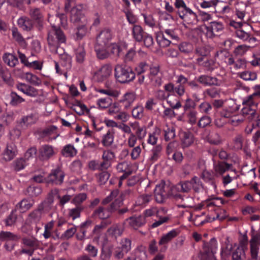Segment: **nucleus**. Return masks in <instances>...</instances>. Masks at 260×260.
Instances as JSON below:
<instances>
[{
	"instance_id": "nucleus-1",
	"label": "nucleus",
	"mask_w": 260,
	"mask_h": 260,
	"mask_svg": "<svg viewBox=\"0 0 260 260\" xmlns=\"http://www.w3.org/2000/svg\"><path fill=\"white\" fill-rule=\"evenodd\" d=\"M202 183L199 178L194 176L190 180L181 181L176 185L172 187L171 196L172 198L180 203H183L180 205L183 208L188 206L184 203L185 199H189L188 196H182L180 193H188L192 189L195 192H198L202 188Z\"/></svg>"
},
{
	"instance_id": "nucleus-2",
	"label": "nucleus",
	"mask_w": 260,
	"mask_h": 260,
	"mask_svg": "<svg viewBox=\"0 0 260 260\" xmlns=\"http://www.w3.org/2000/svg\"><path fill=\"white\" fill-rule=\"evenodd\" d=\"M119 194L118 189L112 191L110 194L104 199L101 205L95 208L90 217L92 219L110 218L112 213L117 210L122 205V202L119 199H115L113 202H111Z\"/></svg>"
},
{
	"instance_id": "nucleus-3",
	"label": "nucleus",
	"mask_w": 260,
	"mask_h": 260,
	"mask_svg": "<svg viewBox=\"0 0 260 260\" xmlns=\"http://www.w3.org/2000/svg\"><path fill=\"white\" fill-rule=\"evenodd\" d=\"M175 8L179 17L187 24H196L199 20L197 14L187 6L183 0H175Z\"/></svg>"
},
{
	"instance_id": "nucleus-4",
	"label": "nucleus",
	"mask_w": 260,
	"mask_h": 260,
	"mask_svg": "<svg viewBox=\"0 0 260 260\" xmlns=\"http://www.w3.org/2000/svg\"><path fill=\"white\" fill-rule=\"evenodd\" d=\"M137 70L139 73L147 72L146 76L155 86H159L161 85L162 76L160 72V66L158 64L149 65L146 62H141L139 63V67Z\"/></svg>"
},
{
	"instance_id": "nucleus-5",
	"label": "nucleus",
	"mask_w": 260,
	"mask_h": 260,
	"mask_svg": "<svg viewBox=\"0 0 260 260\" xmlns=\"http://www.w3.org/2000/svg\"><path fill=\"white\" fill-rule=\"evenodd\" d=\"M114 77L117 82L121 84L128 83L136 78L133 69L125 64H116L114 68Z\"/></svg>"
},
{
	"instance_id": "nucleus-6",
	"label": "nucleus",
	"mask_w": 260,
	"mask_h": 260,
	"mask_svg": "<svg viewBox=\"0 0 260 260\" xmlns=\"http://www.w3.org/2000/svg\"><path fill=\"white\" fill-rule=\"evenodd\" d=\"M176 85L172 82H169L164 86V88L167 92H169L171 95L177 97H182L185 92V85L187 84L188 79L182 75L176 76Z\"/></svg>"
},
{
	"instance_id": "nucleus-7",
	"label": "nucleus",
	"mask_w": 260,
	"mask_h": 260,
	"mask_svg": "<svg viewBox=\"0 0 260 260\" xmlns=\"http://www.w3.org/2000/svg\"><path fill=\"white\" fill-rule=\"evenodd\" d=\"M66 36L63 31L58 26L52 25L51 28L48 31L47 41L49 46H54L56 52L59 54L58 46L66 41Z\"/></svg>"
},
{
	"instance_id": "nucleus-8",
	"label": "nucleus",
	"mask_w": 260,
	"mask_h": 260,
	"mask_svg": "<svg viewBox=\"0 0 260 260\" xmlns=\"http://www.w3.org/2000/svg\"><path fill=\"white\" fill-rule=\"evenodd\" d=\"M244 106L241 112L243 115L249 120L257 119L259 115L256 112L257 103L252 99V95H250L243 102Z\"/></svg>"
},
{
	"instance_id": "nucleus-9",
	"label": "nucleus",
	"mask_w": 260,
	"mask_h": 260,
	"mask_svg": "<svg viewBox=\"0 0 260 260\" xmlns=\"http://www.w3.org/2000/svg\"><path fill=\"white\" fill-rule=\"evenodd\" d=\"M132 248V241L129 238H123L120 240L119 246L114 250V257L116 259L123 258Z\"/></svg>"
},
{
	"instance_id": "nucleus-10",
	"label": "nucleus",
	"mask_w": 260,
	"mask_h": 260,
	"mask_svg": "<svg viewBox=\"0 0 260 260\" xmlns=\"http://www.w3.org/2000/svg\"><path fill=\"white\" fill-rule=\"evenodd\" d=\"M22 244L24 245L22 248L21 253L32 255L35 250L40 246L39 241L34 237H25L22 239Z\"/></svg>"
},
{
	"instance_id": "nucleus-11",
	"label": "nucleus",
	"mask_w": 260,
	"mask_h": 260,
	"mask_svg": "<svg viewBox=\"0 0 260 260\" xmlns=\"http://www.w3.org/2000/svg\"><path fill=\"white\" fill-rule=\"evenodd\" d=\"M64 177V171L60 168L57 167L51 170L46 179V182L48 184L60 185L63 182Z\"/></svg>"
},
{
	"instance_id": "nucleus-12",
	"label": "nucleus",
	"mask_w": 260,
	"mask_h": 260,
	"mask_svg": "<svg viewBox=\"0 0 260 260\" xmlns=\"http://www.w3.org/2000/svg\"><path fill=\"white\" fill-rule=\"evenodd\" d=\"M19 239V236L10 232L2 231L0 233V239L6 241L5 247L9 251L14 249L16 242Z\"/></svg>"
},
{
	"instance_id": "nucleus-13",
	"label": "nucleus",
	"mask_w": 260,
	"mask_h": 260,
	"mask_svg": "<svg viewBox=\"0 0 260 260\" xmlns=\"http://www.w3.org/2000/svg\"><path fill=\"white\" fill-rule=\"evenodd\" d=\"M114 37L112 30L108 27L102 29L96 36V42L99 46H106Z\"/></svg>"
},
{
	"instance_id": "nucleus-14",
	"label": "nucleus",
	"mask_w": 260,
	"mask_h": 260,
	"mask_svg": "<svg viewBox=\"0 0 260 260\" xmlns=\"http://www.w3.org/2000/svg\"><path fill=\"white\" fill-rule=\"evenodd\" d=\"M217 248V242L215 238H212L209 242H204L203 251L200 252V257L206 258L210 257L216 252Z\"/></svg>"
},
{
	"instance_id": "nucleus-15",
	"label": "nucleus",
	"mask_w": 260,
	"mask_h": 260,
	"mask_svg": "<svg viewBox=\"0 0 260 260\" xmlns=\"http://www.w3.org/2000/svg\"><path fill=\"white\" fill-rule=\"evenodd\" d=\"M56 154L54 147L49 144H44L40 147L38 150V158L42 161H47Z\"/></svg>"
},
{
	"instance_id": "nucleus-16",
	"label": "nucleus",
	"mask_w": 260,
	"mask_h": 260,
	"mask_svg": "<svg viewBox=\"0 0 260 260\" xmlns=\"http://www.w3.org/2000/svg\"><path fill=\"white\" fill-rule=\"evenodd\" d=\"M170 188L162 181L157 185L154 189L156 201L158 203H163L169 196Z\"/></svg>"
},
{
	"instance_id": "nucleus-17",
	"label": "nucleus",
	"mask_w": 260,
	"mask_h": 260,
	"mask_svg": "<svg viewBox=\"0 0 260 260\" xmlns=\"http://www.w3.org/2000/svg\"><path fill=\"white\" fill-rule=\"evenodd\" d=\"M171 93L169 92H167L165 90H159L156 93V98L160 101H166L169 105L173 109H179L181 107L182 105L177 98H175L173 101L169 100V97L171 96Z\"/></svg>"
},
{
	"instance_id": "nucleus-18",
	"label": "nucleus",
	"mask_w": 260,
	"mask_h": 260,
	"mask_svg": "<svg viewBox=\"0 0 260 260\" xmlns=\"http://www.w3.org/2000/svg\"><path fill=\"white\" fill-rule=\"evenodd\" d=\"M48 212L43 207L39 204L36 209L29 213L28 215L27 220L30 223H38L43 216Z\"/></svg>"
},
{
	"instance_id": "nucleus-19",
	"label": "nucleus",
	"mask_w": 260,
	"mask_h": 260,
	"mask_svg": "<svg viewBox=\"0 0 260 260\" xmlns=\"http://www.w3.org/2000/svg\"><path fill=\"white\" fill-rule=\"evenodd\" d=\"M195 80L205 86H219L221 84V81L216 77L205 74L196 77Z\"/></svg>"
},
{
	"instance_id": "nucleus-20",
	"label": "nucleus",
	"mask_w": 260,
	"mask_h": 260,
	"mask_svg": "<svg viewBox=\"0 0 260 260\" xmlns=\"http://www.w3.org/2000/svg\"><path fill=\"white\" fill-rule=\"evenodd\" d=\"M84 6L78 4L73 7L70 10V19L73 23L79 22L85 17Z\"/></svg>"
},
{
	"instance_id": "nucleus-21",
	"label": "nucleus",
	"mask_w": 260,
	"mask_h": 260,
	"mask_svg": "<svg viewBox=\"0 0 260 260\" xmlns=\"http://www.w3.org/2000/svg\"><path fill=\"white\" fill-rule=\"evenodd\" d=\"M223 28V25L221 22L213 21L206 26V36L209 38H213L216 36H218Z\"/></svg>"
},
{
	"instance_id": "nucleus-22",
	"label": "nucleus",
	"mask_w": 260,
	"mask_h": 260,
	"mask_svg": "<svg viewBox=\"0 0 260 260\" xmlns=\"http://www.w3.org/2000/svg\"><path fill=\"white\" fill-rule=\"evenodd\" d=\"M178 234L179 233L177 230L173 229L166 234L164 235L161 237L158 242L159 245L161 246L159 249V251L160 252H165L167 248V246L166 245L175 238Z\"/></svg>"
},
{
	"instance_id": "nucleus-23",
	"label": "nucleus",
	"mask_w": 260,
	"mask_h": 260,
	"mask_svg": "<svg viewBox=\"0 0 260 260\" xmlns=\"http://www.w3.org/2000/svg\"><path fill=\"white\" fill-rule=\"evenodd\" d=\"M247 237L245 236L244 237L243 240L241 241L240 246L238 247L233 252L232 254L233 260H244V248L247 246Z\"/></svg>"
},
{
	"instance_id": "nucleus-24",
	"label": "nucleus",
	"mask_w": 260,
	"mask_h": 260,
	"mask_svg": "<svg viewBox=\"0 0 260 260\" xmlns=\"http://www.w3.org/2000/svg\"><path fill=\"white\" fill-rule=\"evenodd\" d=\"M125 222L127 223L131 228L134 230H137L138 228L143 226L145 224L146 220L143 216L135 215L127 218L125 220Z\"/></svg>"
},
{
	"instance_id": "nucleus-25",
	"label": "nucleus",
	"mask_w": 260,
	"mask_h": 260,
	"mask_svg": "<svg viewBox=\"0 0 260 260\" xmlns=\"http://www.w3.org/2000/svg\"><path fill=\"white\" fill-rule=\"evenodd\" d=\"M115 129L112 128H108L105 134L101 136V143L104 147H109L114 143Z\"/></svg>"
},
{
	"instance_id": "nucleus-26",
	"label": "nucleus",
	"mask_w": 260,
	"mask_h": 260,
	"mask_svg": "<svg viewBox=\"0 0 260 260\" xmlns=\"http://www.w3.org/2000/svg\"><path fill=\"white\" fill-rule=\"evenodd\" d=\"M58 193H59L58 189L54 188L51 190L45 200L40 203V205L48 211H49L51 208L52 205L54 203V198L56 197L57 198Z\"/></svg>"
},
{
	"instance_id": "nucleus-27",
	"label": "nucleus",
	"mask_w": 260,
	"mask_h": 260,
	"mask_svg": "<svg viewBox=\"0 0 260 260\" xmlns=\"http://www.w3.org/2000/svg\"><path fill=\"white\" fill-rule=\"evenodd\" d=\"M196 63L200 66L204 68L207 71H212L215 68V62L212 58L197 57Z\"/></svg>"
},
{
	"instance_id": "nucleus-28",
	"label": "nucleus",
	"mask_w": 260,
	"mask_h": 260,
	"mask_svg": "<svg viewBox=\"0 0 260 260\" xmlns=\"http://www.w3.org/2000/svg\"><path fill=\"white\" fill-rule=\"evenodd\" d=\"M57 127L54 125L49 126L45 128L42 129L40 132V136L43 138H48L47 141H50L52 140H54L57 137L54 136L56 134Z\"/></svg>"
},
{
	"instance_id": "nucleus-29",
	"label": "nucleus",
	"mask_w": 260,
	"mask_h": 260,
	"mask_svg": "<svg viewBox=\"0 0 260 260\" xmlns=\"http://www.w3.org/2000/svg\"><path fill=\"white\" fill-rule=\"evenodd\" d=\"M114 157V153L111 150H104L102 155L103 161L101 162L100 166L103 170H107L111 165V161Z\"/></svg>"
},
{
	"instance_id": "nucleus-30",
	"label": "nucleus",
	"mask_w": 260,
	"mask_h": 260,
	"mask_svg": "<svg viewBox=\"0 0 260 260\" xmlns=\"http://www.w3.org/2000/svg\"><path fill=\"white\" fill-rule=\"evenodd\" d=\"M29 14L31 18L37 23L39 30L43 28V15L41 10L39 8H34L30 10Z\"/></svg>"
},
{
	"instance_id": "nucleus-31",
	"label": "nucleus",
	"mask_w": 260,
	"mask_h": 260,
	"mask_svg": "<svg viewBox=\"0 0 260 260\" xmlns=\"http://www.w3.org/2000/svg\"><path fill=\"white\" fill-rule=\"evenodd\" d=\"M37 118L35 114H31L30 115L23 116L20 120L18 123V126L21 129H25L28 126L36 123Z\"/></svg>"
},
{
	"instance_id": "nucleus-32",
	"label": "nucleus",
	"mask_w": 260,
	"mask_h": 260,
	"mask_svg": "<svg viewBox=\"0 0 260 260\" xmlns=\"http://www.w3.org/2000/svg\"><path fill=\"white\" fill-rule=\"evenodd\" d=\"M136 99L135 94L133 92L125 93L119 101L125 109H128L132 105Z\"/></svg>"
},
{
	"instance_id": "nucleus-33",
	"label": "nucleus",
	"mask_w": 260,
	"mask_h": 260,
	"mask_svg": "<svg viewBox=\"0 0 260 260\" xmlns=\"http://www.w3.org/2000/svg\"><path fill=\"white\" fill-rule=\"evenodd\" d=\"M220 116L222 118H230L228 122L235 126L242 122V120L237 118L236 116L234 115L233 112L230 109H222L220 112Z\"/></svg>"
},
{
	"instance_id": "nucleus-34",
	"label": "nucleus",
	"mask_w": 260,
	"mask_h": 260,
	"mask_svg": "<svg viewBox=\"0 0 260 260\" xmlns=\"http://www.w3.org/2000/svg\"><path fill=\"white\" fill-rule=\"evenodd\" d=\"M132 35L134 39L138 42H142L146 32L140 25H134L132 29Z\"/></svg>"
},
{
	"instance_id": "nucleus-35",
	"label": "nucleus",
	"mask_w": 260,
	"mask_h": 260,
	"mask_svg": "<svg viewBox=\"0 0 260 260\" xmlns=\"http://www.w3.org/2000/svg\"><path fill=\"white\" fill-rule=\"evenodd\" d=\"M162 147L160 144L153 147L150 152L149 160L151 163L156 161L162 154Z\"/></svg>"
},
{
	"instance_id": "nucleus-36",
	"label": "nucleus",
	"mask_w": 260,
	"mask_h": 260,
	"mask_svg": "<svg viewBox=\"0 0 260 260\" xmlns=\"http://www.w3.org/2000/svg\"><path fill=\"white\" fill-rule=\"evenodd\" d=\"M180 138L183 148L190 146L194 142L193 136L189 132H182L180 134Z\"/></svg>"
},
{
	"instance_id": "nucleus-37",
	"label": "nucleus",
	"mask_w": 260,
	"mask_h": 260,
	"mask_svg": "<svg viewBox=\"0 0 260 260\" xmlns=\"http://www.w3.org/2000/svg\"><path fill=\"white\" fill-rule=\"evenodd\" d=\"M156 40L161 47H168L171 43L172 39L164 32V31L158 33L156 36Z\"/></svg>"
},
{
	"instance_id": "nucleus-38",
	"label": "nucleus",
	"mask_w": 260,
	"mask_h": 260,
	"mask_svg": "<svg viewBox=\"0 0 260 260\" xmlns=\"http://www.w3.org/2000/svg\"><path fill=\"white\" fill-rule=\"evenodd\" d=\"M11 31L13 39L21 47L23 48H26L27 43L21 33L18 31V28L15 26L12 27Z\"/></svg>"
},
{
	"instance_id": "nucleus-39",
	"label": "nucleus",
	"mask_w": 260,
	"mask_h": 260,
	"mask_svg": "<svg viewBox=\"0 0 260 260\" xmlns=\"http://www.w3.org/2000/svg\"><path fill=\"white\" fill-rule=\"evenodd\" d=\"M59 55L61 66L64 67L67 70L71 69L72 66V56L65 52L64 50H63V53L59 54Z\"/></svg>"
},
{
	"instance_id": "nucleus-40",
	"label": "nucleus",
	"mask_w": 260,
	"mask_h": 260,
	"mask_svg": "<svg viewBox=\"0 0 260 260\" xmlns=\"http://www.w3.org/2000/svg\"><path fill=\"white\" fill-rule=\"evenodd\" d=\"M124 231V228L122 225L118 224H113L107 230V234L109 236L114 237L115 239L122 235Z\"/></svg>"
},
{
	"instance_id": "nucleus-41",
	"label": "nucleus",
	"mask_w": 260,
	"mask_h": 260,
	"mask_svg": "<svg viewBox=\"0 0 260 260\" xmlns=\"http://www.w3.org/2000/svg\"><path fill=\"white\" fill-rule=\"evenodd\" d=\"M75 60L78 64H82L86 60V51L82 46H78L74 49Z\"/></svg>"
},
{
	"instance_id": "nucleus-42",
	"label": "nucleus",
	"mask_w": 260,
	"mask_h": 260,
	"mask_svg": "<svg viewBox=\"0 0 260 260\" xmlns=\"http://www.w3.org/2000/svg\"><path fill=\"white\" fill-rule=\"evenodd\" d=\"M19 27L25 31H30L33 27L32 20L27 17H21L17 20Z\"/></svg>"
},
{
	"instance_id": "nucleus-43",
	"label": "nucleus",
	"mask_w": 260,
	"mask_h": 260,
	"mask_svg": "<svg viewBox=\"0 0 260 260\" xmlns=\"http://www.w3.org/2000/svg\"><path fill=\"white\" fill-rule=\"evenodd\" d=\"M113 246L112 245L104 246L101 250L100 254L101 260H110L112 254L114 255Z\"/></svg>"
},
{
	"instance_id": "nucleus-44",
	"label": "nucleus",
	"mask_w": 260,
	"mask_h": 260,
	"mask_svg": "<svg viewBox=\"0 0 260 260\" xmlns=\"http://www.w3.org/2000/svg\"><path fill=\"white\" fill-rule=\"evenodd\" d=\"M152 200V196L150 194L143 193L140 195L137 199L135 205L141 207H145Z\"/></svg>"
},
{
	"instance_id": "nucleus-45",
	"label": "nucleus",
	"mask_w": 260,
	"mask_h": 260,
	"mask_svg": "<svg viewBox=\"0 0 260 260\" xmlns=\"http://www.w3.org/2000/svg\"><path fill=\"white\" fill-rule=\"evenodd\" d=\"M16 154V148L15 145L13 143L8 144L4 154V159L6 161H10L14 157Z\"/></svg>"
},
{
	"instance_id": "nucleus-46",
	"label": "nucleus",
	"mask_w": 260,
	"mask_h": 260,
	"mask_svg": "<svg viewBox=\"0 0 260 260\" xmlns=\"http://www.w3.org/2000/svg\"><path fill=\"white\" fill-rule=\"evenodd\" d=\"M3 58L4 62L10 67H14L19 63L17 57L12 53H6Z\"/></svg>"
},
{
	"instance_id": "nucleus-47",
	"label": "nucleus",
	"mask_w": 260,
	"mask_h": 260,
	"mask_svg": "<svg viewBox=\"0 0 260 260\" xmlns=\"http://www.w3.org/2000/svg\"><path fill=\"white\" fill-rule=\"evenodd\" d=\"M232 166V164L224 161H219L214 166V170L217 174L222 175L226 171L229 170Z\"/></svg>"
},
{
	"instance_id": "nucleus-48",
	"label": "nucleus",
	"mask_w": 260,
	"mask_h": 260,
	"mask_svg": "<svg viewBox=\"0 0 260 260\" xmlns=\"http://www.w3.org/2000/svg\"><path fill=\"white\" fill-rule=\"evenodd\" d=\"M17 89L23 93L30 96H34L37 93V90L34 87L28 86L25 84H19L17 85Z\"/></svg>"
},
{
	"instance_id": "nucleus-49",
	"label": "nucleus",
	"mask_w": 260,
	"mask_h": 260,
	"mask_svg": "<svg viewBox=\"0 0 260 260\" xmlns=\"http://www.w3.org/2000/svg\"><path fill=\"white\" fill-rule=\"evenodd\" d=\"M84 206H76L75 207L68 210V216L71 218L73 220L80 218L81 212L84 210Z\"/></svg>"
},
{
	"instance_id": "nucleus-50",
	"label": "nucleus",
	"mask_w": 260,
	"mask_h": 260,
	"mask_svg": "<svg viewBox=\"0 0 260 260\" xmlns=\"http://www.w3.org/2000/svg\"><path fill=\"white\" fill-rule=\"evenodd\" d=\"M96 218L95 219H96ZM99 219H101L102 221L99 224L96 225L93 230V233L94 234H99L101 232L102 230L106 229L109 225L111 224V221L109 219V218H99Z\"/></svg>"
},
{
	"instance_id": "nucleus-51",
	"label": "nucleus",
	"mask_w": 260,
	"mask_h": 260,
	"mask_svg": "<svg viewBox=\"0 0 260 260\" xmlns=\"http://www.w3.org/2000/svg\"><path fill=\"white\" fill-rule=\"evenodd\" d=\"M96 56L100 59H104L108 57L109 52L106 46H99L98 44L95 47Z\"/></svg>"
},
{
	"instance_id": "nucleus-52",
	"label": "nucleus",
	"mask_w": 260,
	"mask_h": 260,
	"mask_svg": "<svg viewBox=\"0 0 260 260\" xmlns=\"http://www.w3.org/2000/svg\"><path fill=\"white\" fill-rule=\"evenodd\" d=\"M77 150L72 144L64 146L61 150L62 155L66 157H73L77 154Z\"/></svg>"
},
{
	"instance_id": "nucleus-53",
	"label": "nucleus",
	"mask_w": 260,
	"mask_h": 260,
	"mask_svg": "<svg viewBox=\"0 0 260 260\" xmlns=\"http://www.w3.org/2000/svg\"><path fill=\"white\" fill-rule=\"evenodd\" d=\"M42 191L40 185L32 184L27 188L26 193L30 197H36L41 193Z\"/></svg>"
},
{
	"instance_id": "nucleus-54",
	"label": "nucleus",
	"mask_w": 260,
	"mask_h": 260,
	"mask_svg": "<svg viewBox=\"0 0 260 260\" xmlns=\"http://www.w3.org/2000/svg\"><path fill=\"white\" fill-rule=\"evenodd\" d=\"M209 50L205 46L198 45L196 46L194 54L198 57L205 58L209 54Z\"/></svg>"
},
{
	"instance_id": "nucleus-55",
	"label": "nucleus",
	"mask_w": 260,
	"mask_h": 260,
	"mask_svg": "<svg viewBox=\"0 0 260 260\" xmlns=\"http://www.w3.org/2000/svg\"><path fill=\"white\" fill-rule=\"evenodd\" d=\"M163 135L165 141L167 142L173 140L175 137V128L173 126H166L163 129Z\"/></svg>"
},
{
	"instance_id": "nucleus-56",
	"label": "nucleus",
	"mask_w": 260,
	"mask_h": 260,
	"mask_svg": "<svg viewBox=\"0 0 260 260\" xmlns=\"http://www.w3.org/2000/svg\"><path fill=\"white\" fill-rule=\"evenodd\" d=\"M33 206V203L27 199H23L16 206V208L20 210L21 212H24L29 209Z\"/></svg>"
},
{
	"instance_id": "nucleus-57",
	"label": "nucleus",
	"mask_w": 260,
	"mask_h": 260,
	"mask_svg": "<svg viewBox=\"0 0 260 260\" xmlns=\"http://www.w3.org/2000/svg\"><path fill=\"white\" fill-rule=\"evenodd\" d=\"M160 134L161 129L159 128H155L152 133L149 134L147 143L152 145H155Z\"/></svg>"
},
{
	"instance_id": "nucleus-58",
	"label": "nucleus",
	"mask_w": 260,
	"mask_h": 260,
	"mask_svg": "<svg viewBox=\"0 0 260 260\" xmlns=\"http://www.w3.org/2000/svg\"><path fill=\"white\" fill-rule=\"evenodd\" d=\"M224 201L221 198H214L206 200L204 203V205H206L207 207H210L219 206L224 204Z\"/></svg>"
},
{
	"instance_id": "nucleus-59",
	"label": "nucleus",
	"mask_w": 260,
	"mask_h": 260,
	"mask_svg": "<svg viewBox=\"0 0 260 260\" xmlns=\"http://www.w3.org/2000/svg\"><path fill=\"white\" fill-rule=\"evenodd\" d=\"M88 27L86 24L80 25L77 28L76 39L81 40L87 33Z\"/></svg>"
},
{
	"instance_id": "nucleus-60",
	"label": "nucleus",
	"mask_w": 260,
	"mask_h": 260,
	"mask_svg": "<svg viewBox=\"0 0 260 260\" xmlns=\"http://www.w3.org/2000/svg\"><path fill=\"white\" fill-rule=\"evenodd\" d=\"M204 94L206 96H209L212 99L217 98L220 96V90L216 87H212L206 89Z\"/></svg>"
},
{
	"instance_id": "nucleus-61",
	"label": "nucleus",
	"mask_w": 260,
	"mask_h": 260,
	"mask_svg": "<svg viewBox=\"0 0 260 260\" xmlns=\"http://www.w3.org/2000/svg\"><path fill=\"white\" fill-rule=\"evenodd\" d=\"M73 106L74 107L79 108V111H78L76 108H74L73 109L79 115H82L85 113H88L89 112V109L87 108L86 105L79 101H76L73 104Z\"/></svg>"
},
{
	"instance_id": "nucleus-62",
	"label": "nucleus",
	"mask_w": 260,
	"mask_h": 260,
	"mask_svg": "<svg viewBox=\"0 0 260 260\" xmlns=\"http://www.w3.org/2000/svg\"><path fill=\"white\" fill-rule=\"evenodd\" d=\"M112 70V67L110 65L105 64L99 70V74L102 76L103 80L105 79L111 75Z\"/></svg>"
},
{
	"instance_id": "nucleus-63",
	"label": "nucleus",
	"mask_w": 260,
	"mask_h": 260,
	"mask_svg": "<svg viewBox=\"0 0 260 260\" xmlns=\"http://www.w3.org/2000/svg\"><path fill=\"white\" fill-rule=\"evenodd\" d=\"M84 250L87 252L86 254L91 257H96L98 255V248L90 243L85 246Z\"/></svg>"
},
{
	"instance_id": "nucleus-64",
	"label": "nucleus",
	"mask_w": 260,
	"mask_h": 260,
	"mask_svg": "<svg viewBox=\"0 0 260 260\" xmlns=\"http://www.w3.org/2000/svg\"><path fill=\"white\" fill-rule=\"evenodd\" d=\"M28 164L26 160H24L23 158H20L16 159L13 162V168L16 171H19L23 169Z\"/></svg>"
}]
</instances>
